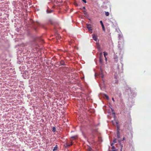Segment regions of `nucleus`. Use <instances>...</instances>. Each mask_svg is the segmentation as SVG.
I'll return each mask as SVG.
<instances>
[{
	"label": "nucleus",
	"mask_w": 151,
	"mask_h": 151,
	"mask_svg": "<svg viewBox=\"0 0 151 151\" xmlns=\"http://www.w3.org/2000/svg\"><path fill=\"white\" fill-rule=\"evenodd\" d=\"M111 22L114 25L116 26L117 25V23L114 19H113L112 20H111Z\"/></svg>",
	"instance_id": "nucleus-3"
},
{
	"label": "nucleus",
	"mask_w": 151,
	"mask_h": 151,
	"mask_svg": "<svg viewBox=\"0 0 151 151\" xmlns=\"http://www.w3.org/2000/svg\"><path fill=\"white\" fill-rule=\"evenodd\" d=\"M114 149H115V147H114V146H112V149L113 150H114Z\"/></svg>",
	"instance_id": "nucleus-20"
},
{
	"label": "nucleus",
	"mask_w": 151,
	"mask_h": 151,
	"mask_svg": "<svg viewBox=\"0 0 151 151\" xmlns=\"http://www.w3.org/2000/svg\"><path fill=\"white\" fill-rule=\"evenodd\" d=\"M116 139H114V140H113L114 144V143H116Z\"/></svg>",
	"instance_id": "nucleus-15"
},
{
	"label": "nucleus",
	"mask_w": 151,
	"mask_h": 151,
	"mask_svg": "<svg viewBox=\"0 0 151 151\" xmlns=\"http://www.w3.org/2000/svg\"><path fill=\"white\" fill-rule=\"evenodd\" d=\"M103 76H102V78H103Z\"/></svg>",
	"instance_id": "nucleus-28"
},
{
	"label": "nucleus",
	"mask_w": 151,
	"mask_h": 151,
	"mask_svg": "<svg viewBox=\"0 0 151 151\" xmlns=\"http://www.w3.org/2000/svg\"><path fill=\"white\" fill-rule=\"evenodd\" d=\"M60 65H64V62L63 61H62L60 62Z\"/></svg>",
	"instance_id": "nucleus-12"
},
{
	"label": "nucleus",
	"mask_w": 151,
	"mask_h": 151,
	"mask_svg": "<svg viewBox=\"0 0 151 151\" xmlns=\"http://www.w3.org/2000/svg\"><path fill=\"white\" fill-rule=\"evenodd\" d=\"M47 13H51L52 12V10H47Z\"/></svg>",
	"instance_id": "nucleus-10"
},
{
	"label": "nucleus",
	"mask_w": 151,
	"mask_h": 151,
	"mask_svg": "<svg viewBox=\"0 0 151 151\" xmlns=\"http://www.w3.org/2000/svg\"><path fill=\"white\" fill-rule=\"evenodd\" d=\"M112 100H113V101L114 102V98H112Z\"/></svg>",
	"instance_id": "nucleus-22"
},
{
	"label": "nucleus",
	"mask_w": 151,
	"mask_h": 151,
	"mask_svg": "<svg viewBox=\"0 0 151 151\" xmlns=\"http://www.w3.org/2000/svg\"><path fill=\"white\" fill-rule=\"evenodd\" d=\"M114 58L115 59V60H116L117 59L118 57L116 56H115L114 57Z\"/></svg>",
	"instance_id": "nucleus-16"
},
{
	"label": "nucleus",
	"mask_w": 151,
	"mask_h": 151,
	"mask_svg": "<svg viewBox=\"0 0 151 151\" xmlns=\"http://www.w3.org/2000/svg\"><path fill=\"white\" fill-rule=\"evenodd\" d=\"M90 151V150H89V151Z\"/></svg>",
	"instance_id": "nucleus-29"
},
{
	"label": "nucleus",
	"mask_w": 151,
	"mask_h": 151,
	"mask_svg": "<svg viewBox=\"0 0 151 151\" xmlns=\"http://www.w3.org/2000/svg\"><path fill=\"white\" fill-rule=\"evenodd\" d=\"M72 138H74V137H72Z\"/></svg>",
	"instance_id": "nucleus-26"
},
{
	"label": "nucleus",
	"mask_w": 151,
	"mask_h": 151,
	"mask_svg": "<svg viewBox=\"0 0 151 151\" xmlns=\"http://www.w3.org/2000/svg\"><path fill=\"white\" fill-rule=\"evenodd\" d=\"M105 15L106 16H108L109 15V14L108 12H105Z\"/></svg>",
	"instance_id": "nucleus-9"
},
{
	"label": "nucleus",
	"mask_w": 151,
	"mask_h": 151,
	"mask_svg": "<svg viewBox=\"0 0 151 151\" xmlns=\"http://www.w3.org/2000/svg\"><path fill=\"white\" fill-rule=\"evenodd\" d=\"M58 148V146L57 145H56L55 147H54L53 151H57Z\"/></svg>",
	"instance_id": "nucleus-8"
},
{
	"label": "nucleus",
	"mask_w": 151,
	"mask_h": 151,
	"mask_svg": "<svg viewBox=\"0 0 151 151\" xmlns=\"http://www.w3.org/2000/svg\"><path fill=\"white\" fill-rule=\"evenodd\" d=\"M83 13L85 14H87V12L86 11H83Z\"/></svg>",
	"instance_id": "nucleus-17"
},
{
	"label": "nucleus",
	"mask_w": 151,
	"mask_h": 151,
	"mask_svg": "<svg viewBox=\"0 0 151 151\" xmlns=\"http://www.w3.org/2000/svg\"><path fill=\"white\" fill-rule=\"evenodd\" d=\"M119 128L118 126H117V129H116V131H117V137L118 138H119L120 137V134L119 133Z\"/></svg>",
	"instance_id": "nucleus-2"
},
{
	"label": "nucleus",
	"mask_w": 151,
	"mask_h": 151,
	"mask_svg": "<svg viewBox=\"0 0 151 151\" xmlns=\"http://www.w3.org/2000/svg\"><path fill=\"white\" fill-rule=\"evenodd\" d=\"M72 145V144H71V145H67V146H68L69 147L70 145Z\"/></svg>",
	"instance_id": "nucleus-24"
},
{
	"label": "nucleus",
	"mask_w": 151,
	"mask_h": 151,
	"mask_svg": "<svg viewBox=\"0 0 151 151\" xmlns=\"http://www.w3.org/2000/svg\"><path fill=\"white\" fill-rule=\"evenodd\" d=\"M125 140V137H124L123 138L122 140Z\"/></svg>",
	"instance_id": "nucleus-21"
},
{
	"label": "nucleus",
	"mask_w": 151,
	"mask_h": 151,
	"mask_svg": "<svg viewBox=\"0 0 151 151\" xmlns=\"http://www.w3.org/2000/svg\"><path fill=\"white\" fill-rule=\"evenodd\" d=\"M103 57V55L102 53H100V56H99V62L101 64V65H103V60L102 59Z\"/></svg>",
	"instance_id": "nucleus-1"
},
{
	"label": "nucleus",
	"mask_w": 151,
	"mask_h": 151,
	"mask_svg": "<svg viewBox=\"0 0 151 151\" xmlns=\"http://www.w3.org/2000/svg\"><path fill=\"white\" fill-rule=\"evenodd\" d=\"M56 130V129L55 128V127H53L52 128V131L53 132H55Z\"/></svg>",
	"instance_id": "nucleus-11"
},
{
	"label": "nucleus",
	"mask_w": 151,
	"mask_h": 151,
	"mask_svg": "<svg viewBox=\"0 0 151 151\" xmlns=\"http://www.w3.org/2000/svg\"><path fill=\"white\" fill-rule=\"evenodd\" d=\"M83 9H85V7H83Z\"/></svg>",
	"instance_id": "nucleus-25"
},
{
	"label": "nucleus",
	"mask_w": 151,
	"mask_h": 151,
	"mask_svg": "<svg viewBox=\"0 0 151 151\" xmlns=\"http://www.w3.org/2000/svg\"><path fill=\"white\" fill-rule=\"evenodd\" d=\"M118 77H117V76H116V75H115L114 78L116 79V80L115 81V83H117L118 81Z\"/></svg>",
	"instance_id": "nucleus-6"
},
{
	"label": "nucleus",
	"mask_w": 151,
	"mask_h": 151,
	"mask_svg": "<svg viewBox=\"0 0 151 151\" xmlns=\"http://www.w3.org/2000/svg\"><path fill=\"white\" fill-rule=\"evenodd\" d=\"M104 96L105 97H106V99H107V100H109V97H108V96L106 94H104Z\"/></svg>",
	"instance_id": "nucleus-13"
},
{
	"label": "nucleus",
	"mask_w": 151,
	"mask_h": 151,
	"mask_svg": "<svg viewBox=\"0 0 151 151\" xmlns=\"http://www.w3.org/2000/svg\"><path fill=\"white\" fill-rule=\"evenodd\" d=\"M93 39L94 40H95V41H97V37L96 36V35H94L93 36Z\"/></svg>",
	"instance_id": "nucleus-5"
},
{
	"label": "nucleus",
	"mask_w": 151,
	"mask_h": 151,
	"mask_svg": "<svg viewBox=\"0 0 151 151\" xmlns=\"http://www.w3.org/2000/svg\"><path fill=\"white\" fill-rule=\"evenodd\" d=\"M83 2L85 3H86V0H82Z\"/></svg>",
	"instance_id": "nucleus-18"
},
{
	"label": "nucleus",
	"mask_w": 151,
	"mask_h": 151,
	"mask_svg": "<svg viewBox=\"0 0 151 151\" xmlns=\"http://www.w3.org/2000/svg\"><path fill=\"white\" fill-rule=\"evenodd\" d=\"M104 57L105 58V59L106 60V61L107 58H106V55H107L108 54H107V53L106 52H104Z\"/></svg>",
	"instance_id": "nucleus-7"
},
{
	"label": "nucleus",
	"mask_w": 151,
	"mask_h": 151,
	"mask_svg": "<svg viewBox=\"0 0 151 151\" xmlns=\"http://www.w3.org/2000/svg\"><path fill=\"white\" fill-rule=\"evenodd\" d=\"M113 144V143H112V144H111V146Z\"/></svg>",
	"instance_id": "nucleus-27"
},
{
	"label": "nucleus",
	"mask_w": 151,
	"mask_h": 151,
	"mask_svg": "<svg viewBox=\"0 0 151 151\" xmlns=\"http://www.w3.org/2000/svg\"><path fill=\"white\" fill-rule=\"evenodd\" d=\"M118 142L119 143H120V142H121V140H120L119 139H118Z\"/></svg>",
	"instance_id": "nucleus-23"
},
{
	"label": "nucleus",
	"mask_w": 151,
	"mask_h": 151,
	"mask_svg": "<svg viewBox=\"0 0 151 151\" xmlns=\"http://www.w3.org/2000/svg\"><path fill=\"white\" fill-rule=\"evenodd\" d=\"M122 147H123V145H122L121 146V151H122Z\"/></svg>",
	"instance_id": "nucleus-19"
},
{
	"label": "nucleus",
	"mask_w": 151,
	"mask_h": 151,
	"mask_svg": "<svg viewBox=\"0 0 151 151\" xmlns=\"http://www.w3.org/2000/svg\"><path fill=\"white\" fill-rule=\"evenodd\" d=\"M87 27V28L88 29V30H89V31L92 30V29L91 28V27L88 26Z\"/></svg>",
	"instance_id": "nucleus-14"
},
{
	"label": "nucleus",
	"mask_w": 151,
	"mask_h": 151,
	"mask_svg": "<svg viewBox=\"0 0 151 151\" xmlns=\"http://www.w3.org/2000/svg\"><path fill=\"white\" fill-rule=\"evenodd\" d=\"M100 24H101V25L103 30L104 31H105V27H104V24H103V22H102V21H100Z\"/></svg>",
	"instance_id": "nucleus-4"
}]
</instances>
